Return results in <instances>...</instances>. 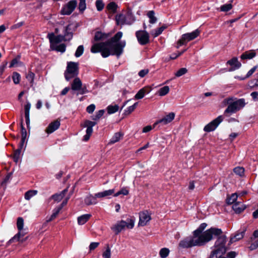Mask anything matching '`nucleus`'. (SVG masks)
Returning a JSON list of instances; mask_svg holds the SVG:
<instances>
[{
    "label": "nucleus",
    "mask_w": 258,
    "mask_h": 258,
    "mask_svg": "<svg viewBox=\"0 0 258 258\" xmlns=\"http://www.w3.org/2000/svg\"><path fill=\"white\" fill-rule=\"evenodd\" d=\"M223 106H228L224 111V114H232L236 112L245 105V100L233 97L225 98L222 102Z\"/></svg>",
    "instance_id": "nucleus-3"
},
{
    "label": "nucleus",
    "mask_w": 258,
    "mask_h": 258,
    "mask_svg": "<svg viewBox=\"0 0 258 258\" xmlns=\"http://www.w3.org/2000/svg\"><path fill=\"white\" fill-rule=\"evenodd\" d=\"M258 247V240L252 242L249 246L250 250H252L256 249Z\"/></svg>",
    "instance_id": "nucleus-57"
},
{
    "label": "nucleus",
    "mask_w": 258,
    "mask_h": 258,
    "mask_svg": "<svg viewBox=\"0 0 258 258\" xmlns=\"http://www.w3.org/2000/svg\"><path fill=\"white\" fill-rule=\"evenodd\" d=\"M114 191L115 190L114 189L104 190L96 194V197H97L98 198L106 197L112 195L114 193Z\"/></svg>",
    "instance_id": "nucleus-24"
},
{
    "label": "nucleus",
    "mask_w": 258,
    "mask_h": 258,
    "mask_svg": "<svg viewBox=\"0 0 258 258\" xmlns=\"http://www.w3.org/2000/svg\"><path fill=\"white\" fill-rule=\"evenodd\" d=\"M238 196L236 193L233 194L227 199V203L229 205L234 204L236 201Z\"/></svg>",
    "instance_id": "nucleus-40"
},
{
    "label": "nucleus",
    "mask_w": 258,
    "mask_h": 258,
    "mask_svg": "<svg viewBox=\"0 0 258 258\" xmlns=\"http://www.w3.org/2000/svg\"><path fill=\"white\" fill-rule=\"evenodd\" d=\"M34 77V74L31 72H29L28 74L26 75V78L28 80H29L30 82L31 83H33Z\"/></svg>",
    "instance_id": "nucleus-56"
},
{
    "label": "nucleus",
    "mask_w": 258,
    "mask_h": 258,
    "mask_svg": "<svg viewBox=\"0 0 258 258\" xmlns=\"http://www.w3.org/2000/svg\"><path fill=\"white\" fill-rule=\"evenodd\" d=\"M255 54L253 51H246L241 55L240 58L242 59H251L255 56Z\"/></svg>",
    "instance_id": "nucleus-30"
},
{
    "label": "nucleus",
    "mask_w": 258,
    "mask_h": 258,
    "mask_svg": "<svg viewBox=\"0 0 258 258\" xmlns=\"http://www.w3.org/2000/svg\"><path fill=\"white\" fill-rule=\"evenodd\" d=\"M22 147H21L20 146V148L16 150L15 152V153L14 154L13 158H14V161L16 163H17L19 161V160L20 159Z\"/></svg>",
    "instance_id": "nucleus-43"
},
{
    "label": "nucleus",
    "mask_w": 258,
    "mask_h": 258,
    "mask_svg": "<svg viewBox=\"0 0 258 258\" xmlns=\"http://www.w3.org/2000/svg\"><path fill=\"white\" fill-rule=\"evenodd\" d=\"M138 227H144L149 224L152 219L151 213L147 210L141 211L139 214Z\"/></svg>",
    "instance_id": "nucleus-8"
},
{
    "label": "nucleus",
    "mask_w": 258,
    "mask_h": 258,
    "mask_svg": "<svg viewBox=\"0 0 258 258\" xmlns=\"http://www.w3.org/2000/svg\"><path fill=\"white\" fill-rule=\"evenodd\" d=\"M50 48L52 50H55L61 52H63L66 50V45L64 44H61L58 45L57 44H52L50 45Z\"/></svg>",
    "instance_id": "nucleus-29"
},
{
    "label": "nucleus",
    "mask_w": 258,
    "mask_h": 258,
    "mask_svg": "<svg viewBox=\"0 0 258 258\" xmlns=\"http://www.w3.org/2000/svg\"><path fill=\"white\" fill-rule=\"evenodd\" d=\"M60 125V120L56 119L51 122H50L47 127L45 130V132L47 134H50L57 130Z\"/></svg>",
    "instance_id": "nucleus-15"
},
{
    "label": "nucleus",
    "mask_w": 258,
    "mask_h": 258,
    "mask_svg": "<svg viewBox=\"0 0 258 258\" xmlns=\"http://www.w3.org/2000/svg\"><path fill=\"white\" fill-rule=\"evenodd\" d=\"M122 36V33L118 32L111 39L106 42L94 43L91 47V52H101L103 57H108L110 55L119 56L122 53L126 44L125 41L118 42Z\"/></svg>",
    "instance_id": "nucleus-1"
},
{
    "label": "nucleus",
    "mask_w": 258,
    "mask_h": 258,
    "mask_svg": "<svg viewBox=\"0 0 258 258\" xmlns=\"http://www.w3.org/2000/svg\"><path fill=\"white\" fill-rule=\"evenodd\" d=\"M124 224H125V221L121 220L113 225L111 227V229L117 235L125 228Z\"/></svg>",
    "instance_id": "nucleus-17"
},
{
    "label": "nucleus",
    "mask_w": 258,
    "mask_h": 258,
    "mask_svg": "<svg viewBox=\"0 0 258 258\" xmlns=\"http://www.w3.org/2000/svg\"><path fill=\"white\" fill-rule=\"evenodd\" d=\"M79 9L80 11L83 12L86 9L85 0H79Z\"/></svg>",
    "instance_id": "nucleus-54"
},
{
    "label": "nucleus",
    "mask_w": 258,
    "mask_h": 258,
    "mask_svg": "<svg viewBox=\"0 0 258 258\" xmlns=\"http://www.w3.org/2000/svg\"><path fill=\"white\" fill-rule=\"evenodd\" d=\"M147 16L150 19V23L151 24H154L157 21V18L155 16V13L153 11H149Z\"/></svg>",
    "instance_id": "nucleus-39"
},
{
    "label": "nucleus",
    "mask_w": 258,
    "mask_h": 258,
    "mask_svg": "<svg viewBox=\"0 0 258 258\" xmlns=\"http://www.w3.org/2000/svg\"><path fill=\"white\" fill-rule=\"evenodd\" d=\"M102 256L104 258L111 257V249L108 245H107L106 250L103 252Z\"/></svg>",
    "instance_id": "nucleus-46"
},
{
    "label": "nucleus",
    "mask_w": 258,
    "mask_h": 258,
    "mask_svg": "<svg viewBox=\"0 0 258 258\" xmlns=\"http://www.w3.org/2000/svg\"><path fill=\"white\" fill-rule=\"evenodd\" d=\"M83 52H84V47H83V45H80L78 47V48H77V50L76 51L75 56L76 57H79V56H80L83 54Z\"/></svg>",
    "instance_id": "nucleus-52"
},
{
    "label": "nucleus",
    "mask_w": 258,
    "mask_h": 258,
    "mask_svg": "<svg viewBox=\"0 0 258 258\" xmlns=\"http://www.w3.org/2000/svg\"><path fill=\"white\" fill-rule=\"evenodd\" d=\"M122 135L120 133H116L110 140L109 144H112L118 142Z\"/></svg>",
    "instance_id": "nucleus-32"
},
{
    "label": "nucleus",
    "mask_w": 258,
    "mask_h": 258,
    "mask_svg": "<svg viewBox=\"0 0 258 258\" xmlns=\"http://www.w3.org/2000/svg\"><path fill=\"white\" fill-rule=\"evenodd\" d=\"M37 191L35 190H30L25 194V199L29 200L32 197L36 195Z\"/></svg>",
    "instance_id": "nucleus-37"
},
{
    "label": "nucleus",
    "mask_w": 258,
    "mask_h": 258,
    "mask_svg": "<svg viewBox=\"0 0 258 258\" xmlns=\"http://www.w3.org/2000/svg\"><path fill=\"white\" fill-rule=\"evenodd\" d=\"M165 28L166 26H162L161 27L158 28L157 30H155V32L152 33V35L154 37H156L160 35L163 31V30L165 29Z\"/></svg>",
    "instance_id": "nucleus-49"
},
{
    "label": "nucleus",
    "mask_w": 258,
    "mask_h": 258,
    "mask_svg": "<svg viewBox=\"0 0 258 258\" xmlns=\"http://www.w3.org/2000/svg\"><path fill=\"white\" fill-rule=\"evenodd\" d=\"M233 6L231 4H227L221 6L220 10L221 12H227L232 9Z\"/></svg>",
    "instance_id": "nucleus-41"
},
{
    "label": "nucleus",
    "mask_w": 258,
    "mask_h": 258,
    "mask_svg": "<svg viewBox=\"0 0 258 258\" xmlns=\"http://www.w3.org/2000/svg\"><path fill=\"white\" fill-rule=\"evenodd\" d=\"M21 135H22L21 146L22 147L23 146V144L24 143V142H25L26 137H27V132L23 125L22 122H21Z\"/></svg>",
    "instance_id": "nucleus-35"
},
{
    "label": "nucleus",
    "mask_w": 258,
    "mask_h": 258,
    "mask_svg": "<svg viewBox=\"0 0 258 258\" xmlns=\"http://www.w3.org/2000/svg\"><path fill=\"white\" fill-rule=\"evenodd\" d=\"M203 240L195 235L193 234L192 236L188 237L183 239L180 242V246L183 248H188L195 246H201L204 245Z\"/></svg>",
    "instance_id": "nucleus-6"
},
{
    "label": "nucleus",
    "mask_w": 258,
    "mask_h": 258,
    "mask_svg": "<svg viewBox=\"0 0 258 258\" xmlns=\"http://www.w3.org/2000/svg\"><path fill=\"white\" fill-rule=\"evenodd\" d=\"M96 6L98 11H101L104 6V5L102 1L97 0L96 2Z\"/></svg>",
    "instance_id": "nucleus-53"
},
{
    "label": "nucleus",
    "mask_w": 258,
    "mask_h": 258,
    "mask_svg": "<svg viewBox=\"0 0 258 258\" xmlns=\"http://www.w3.org/2000/svg\"><path fill=\"white\" fill-rule=\"evenodd\" d=\"M24 224V219L22 217H19L17 221V227L19 231H21L23 230Z\"/></svg>",
    "instance_id": "nucleus-42"
},
{
    "label": "nucleus",
    "mask_w": 258,
    "mask_h": 258,
    "mask_svg": "<svg viewBox=\"0 0 258 258\" xmlns=\"http://www.w3.org/2000/svg\"><path fill=\"white\" fill-rule=\"evenodd\" d=\"M246 228L245 227L237 231V232L231 237L230 242L233 243L241 239L243 237Z\"/></svg>",
    "instance_id": "nucleus-16"
},
{
    "label": "nucleus",
    "mask_w": 258,
    "mask_h": 258,
    "mask_svg": "<svg viewBox=\"0 0 258 258\" xmlns=\"http://www.w3.org/2000/svg\"><path fill=\"white\" fill-rule=\"evenodd\" d=\"M99 245V242H92L90 243L89 245V249L90 251H92L97 248Z\"/></svg>",
    "instance_id": "nucleus-58"
},
{
    "label": "nucleus",
    "mask_w": 258,
    "mask_h": 258,
    "mask_svg": "<svg viewBox=\"0 0 258 258\" xmlns=\"http://www.w3.org/2000/svg\"><path fill=\"white\" fill-rule=\"evenodd\" d=\"M232 208L236 213H240L245 209L246 207L241 202H238L234 203Z\"/></svg>",
    "instance_id": "nucleus-21"
},
{
    "label": "nucleus",
    "mask_w": 258,
    "mask_h": 258,
    "mask_svg": "<svg viewBox=\"0 0 258 258\" xmlns=\"http://www.w3.org/2000/svg\"><path fill=\"white\" fill-rule=\"evenodd\" d=\"M116 21L117 25L131 24V23L126 22V16L122 14H118L116 16Z\"/></svg>",
    "instance_id": "nucleus-23"
},
{
    "label": "nucleus",
    "mask_w": 258,
    "mask_h": 258,
    "mask_svg": "<svg viewBox=\"0 0 258 258\" xmlns=\"http://www.w3.org/2000/svg\"><path fill=\"white\" fill-rule=\"evenodd\" d=\"M233 171L236 174L242 176L244 174V169L241 167H237L234 168Z\"/></svg>",
    "instance_id": "nucleus-44"
},
{
    "label": "nucleus",
    "mask_w": 258,
    "mask_h": 258,
    "mask_svg": "<svg viewBox=\"0 0 258 258\" xmlns=\"http://www.w3.org/2000/svg\"><path fill=\"white\" fill-rule=\"evenodd\" d=\"M135 110V108L132 106L128 107L126 110H125L124 114L128 115Z\"/></svg>",
    "instance_id": "nucleus-61"
},
{
    "label": "nucleus",
    "mask_w": 258,
    "mask_h": 258,
    "mask_svg": "<svg viewBox=\"0 0 258 258\" xmlns=\"http://www.w3.org/2000/svg\"><path fill=\"white\" fill-rule=\"evenodd\" d=\"M78 74V63L74 62L68 63L67 70L64 73V77L67 81L77 76Z\"/></svg>",
    "instance_id": "nucleus-7"
},
{
    "label": "nucleus",
    "mask_w": 258,
    "mask_h": 258,
    "mask_svg": "<svg viewBox=\"0 0 258 258\" xmlns=\"http://www.w3.org/2000/svg\"><path fill=\"white\" fill-rule=\"evenodd\" d=\"M222 233L216 236H218L217 240L215 244V248L218 249V251L221 253H225L226 252L225 243L226 237L224 235H221Z\"/></svg>",
    "instance_id": "nucleus-10"
},
{
    "label": "nucleus",
    "mask_w": 258,
    "mask_h": 258,
    "mask_svg": "<svg viewBox=\"0 0 258 258\" xmlns=\"http://www.w3.org/2000/svg\"><path fill=\"white\" fill-rule=\"evenodd\" d=\"M70 25H68L66 27L64 35H58L55 36L53 33H50L48 34V38L49 39L50 45L57 44V43L62 41H67L71 40L73 37V33L70 32Z\"/></svg>",
    "instance_id": "nucleus-5"
},
{
    "label": "nucleus",
    "mask_w": 258,
    "mask_h": 258,
    "mask_svg": "<svg viewBox=\"0 0 258 258\" xmlns=\"http://www.w3.org/2000/svg\"><path fill=\"white\" fill-rule=\"evenodd\" d=\"M24 235L25 233L19 231V232L10 240V241H13L14 240L19 241L21 240L20 238L24 236Z\"/></svg>",
    "instance_id": "nucleus-50"
},
{
    "label": "nucleus",
    "mask_w": 258,
    "mask_h": 258,
    "mask_svg": "<svg viewBox=\"0 0 258 258\" xmlns=\"http://www.w3.org/2000/svg\"><path fill=\"white\" fill-rule=\"evenodd\" d=\"M82 87V83L81 80L78 77L75 78L71 84L72 90L74 91H79V90H81Z\"/></svg>",
    "instance_id": "nucleus-19"
},
{
    "label": "nucleus",
    "mask_w": 258,
    "mask_h": 258,
    "mask_svg": "<svg viewBox=\"0 0 258 258\" xmlns=\"http://www.w3.org/2000/svg\"><path fill=\"white\" fill-rule=\"evenodd\" d=\"M135 220L133 219H127L126 221H125L124 227L131 229H133L135 225Z\"/></svg>",
    "instance_id": "nucleus-36"
},
{
    "label": "nucleus",
    "mask_w": 258,
    "mask_h": 258,
    "mask_svg": "<svg viewBox=\"0 0 258 258\" xmlns=\"http://www.w3.org/2000/svg\"><path fill=\"white\" fill-rule=\"evenodd\" d=\"M107 7L109 10H111L113 12H115L117 8V5L115 3L112 2L109 3Z\"/></svg>",
    "instance_id": "nucleus-55"
},
{
    "label": "nucleus",
    "mask_w": 258,
    "mask_h": 258,
    "mask_svg": "<svg viewBox=\"0 0 258 258\" xmlns=\"http://www.w3.org/2000/svg\"><path fill=\"white\" fill-rule=\"evenodd\" d=\"M227 63L232 67V68L229 70L230 71H233L238 69L241 66L240 62L238 61L237 57L232 58L231 59L228 60L227 62Z\"/></svg>",
    "instance_id": "nucleus-18"
},
{
    "label": "nucleus",
    "mask_w": 258,
    "mask_h": 258,
    "mask_svg": "<svg viewBox=\"0 0 258 258\" xmlns=\"http://www.w3.org/2000/svg\"><path fill=\"white\" fill-rule=\"evenodd\" d=\"M223 116L222 115L219 116L204 127V131L206 132H210L214 131L218 125L223 121Z\"/></svg>",
    "instance_id": "nucleus-11"
},
{
    "label": "nucleus",
    "mask_w": 258,
    "mask_h": 258,
    "mask_svg": "<svg viewBox=\"0 0 258 258\" xmlns=\"http://www.w3.org/2000/svg\"><path fill=\"white\" fill-rule=\"evenodd\" d=\"M68 192V188H66L64 190H63L61 192H60L59 194H56L54 195H53L51 197V198L54 200V201L59 202H60L63 198L66 195V193Z\"/></svg>",
    "instance_id": "nucleus-25"
},
{
    "label": "nucleus",
    "mask_w": 258,
    "mask_h": 258,
    "mask_svg": "<svg viewBox=\"0 0 258 258\" xmlns=\"http://www.w3.org/2000/svg\"><path fill=\"white\" fill-rule=\"evenodd\" d=\"M175 114L173 112H170L161 119L157 121L154 124V126H155L156 124L158 123H161L162 125L167 124L170 122H171L175 118Z\"/></svg>",
    "instance_id": "nucleus-14"
},
{
    "label": "nucleus",
    "mask_w": 258,
    "mask_h": 258,
    "mask_svg": "<svg viewBox=\"0 0 258 258\" xmlns=\"http://www.w3.org/2000/svg\"><path fill=\"white\" fill-rule=\"evenodd\" d=\"M207 227L206 223H202L200 227L193 232V234L198 237H200L202 240H203L204 244L210 241L214 236L220 235L222 232L220 229L212 228L202 233L203 231Z\"/></svg>",
    "instance_id": "nucleus-2"
},
{
    "label": "nucleus",
    "mask_w": 258,
    "mask_h": 258,
    "mask_svg": "<svg viewBox=\"0 0 258 258\" xmlns=\"http://www.w3.org/2000/svg\"><path fill=\"white\" fill-rule=\"evenodd\" d=\"M257 68L256 66H255L253 67L251 69H250L248 73H247L245 78L249 77L250 76L252 75V74L255 71L256 69Z\"/></svg>",
    "instance_id": "nucleus-60"
},
{
    "label": "nucleus",
    "mask_w": 258,
    "mask_h": 258,
    "mask_svg": "<svg viewBox=\"0 0 258 258\" xmlns=\"http://www.w3.org/2000/svg\"><path fill=\"white\" fill-rule=\"evenodd\" d=\"M129 194V190L126 187H123L116 193L114 194L113 196L116 197H118L120 195L123 196H127Z\"/></svg>",
    "instance_id": "nucleus-38"
},
{
    "label": "nucleus",
    "mask_w": 258,
    "mask_h": 258,
    "mask_svg": "<svg viewBox=\"0 0 258 258\" xmlns=\"http://www.w3.org/2000/svg\"><path fill=\"white\" fill-rule=\"evenodd\" d=\"M145 90L144 89H142L137 93L135 97L136 99H142L145 96Z\"/></svg>",
    "instance_id": "nucleus-47"
},
{
    "label": "nucleus",
    "mask_w": 258,
    "mask_h": 258,
    "mask_svg": "<svg viewBox=\"0 0 258 258\" xmlns=\"http://www.w3.org/2000/svg\"><path fill=\"white\" fill-rule=\"evenodd\" d=\"M31 108V104L29 102H27L24 106L25 109V116L26 118V122L28 128L30 125V118H29V112Z\"/></svg>",
    "instance_id": "nucleus-20"
},
{
    "label": "nucleus",
    "mask_w": 258,
    "mask_h": 258,
    "mask_svg": "<svg viewBox=\"0 0 258 258\" xmlns=\"http://www.w3.org/2000/svg\"><path fill=\"white\" fill-rule=\"evenodd\" d=\"M170 252V250L168 248L164 247L161 248L159 252V255L161 258H166Z\"/></svg>",
    "instance_id": "nucleus-33"
},
{
    "label": "nucleus",
    "mask_w": 258,
    "mask_h": 258,
    "mask_svg": "<svg viewBox=\"0 0 258 258\" xmlns=\"http://www.w3.org/2000/svg\"><path fill=\"white\" fill-rule=\"evenodd\" d=\"M200 34V31L196 29L191 33H185L181 36L180 39L178 40V48L181 46H183V48L181 50H178V56L187 49L185 46L187 43L197 38Z\"/></svg>",
    "instance_id": "nucleus-4"
},
{
    "label": "nucleus",
    "mask_w": 258,
    "mask_h": 258,
    "mask_svg": "<svg viewBox=\"0 0 258 258\" xmlns=\"http://www.w3.org/2000/svg\"><path fill=\"white\" fill-rule=\"evenodd\" d=\"M119 109V106L115 104L113 105H109L107 108V113L108 114H112L117 112Z\"/></svg>",
    "instance_id": "nucleus-34"
},
{
    "label": "nucleus",
    "mask_w": 258,
    "mask_h": 258,
    "mask_svg": "<svg viewBox=\"0 0 258 258\" xmlns=\"http://www.w3.org/2000/svg\"><path fill=\"white\" fill-rule=\"evenodd\" d=\"M60 210L61 207H57L55 209H54V210H53V213L52 214L50 217L46 221L44 224L46 225L48 222L54 219L57 217Z\"/></svg>",
    "instance_id": "nucleus-28"
},
{
    "label": "nucleus",
    "mask_w": 258,
    "mask_h": 258,
    "mask_svg": "<svg viewBox=\"0 0 258 258\" xmlns=\"http://www.w3.org/2000/svg\"><path fill=\"white\" fill-rule=\"evenodd\" d=\"M95 109V105L94 104H91L87 107V111L89 113H92Z\"/></svg>",
    "instance_id": "nucleus-59"
},
{
    "label": "nucleus",
    "mask_w": 258,
    "mask_h": 258,
    "mask_svg": "<svg viewBox=\"0 0 258 258\" xmlns=\"http://www.w3.org/2000/svg\"><path fill=\"white\" fill-rule=\"evenodd\" d=\"M108 34L104 33L100 31H97L95 33L94 36V40L96 41L104 40L109 37Z\"/></svg>",
    "instance_id": "nucleus-22"
},
{
    "label": "nucleus",
    "mask_w": 258,
    "mask_h": 258,
    "mask_svg": "<svg viewBox=\"0 0 258 258\" xmlns=\"http://www.w3.org/2000/svg\"><path fill=\"white\" fill-rule=\"evenodd\" d=\"M187 71V70L186 68H181L178 70V77L185 74Z\"/></svg>",
    "instance_id": "nucleus-62"
},
{
    "label": "nucleus",
    "mask_w": 258,
    "mask_h": 258,
    "mask_svg": "<svg viewBox=\"0 0 258 258\" xmlns=\"http://www.w3.org/2000/svg\"><path fill=\"white\" fill-rule=\"evenodd\" d=\"M250 84L251 87H257L258 86V79H254V80L251 81Z\"/></svg>",
    "instance_id": "nucleus-63"
},
{
    "label": "nucleus",
    "mask_w": 258,
    "mask_h": 258,
    "mask_svg": "<svg viewBox=\"0 0 258 258\" xmlns=\"http://www.w3.org/2000/svg\"><path fill=\"white\" fill-rule=\"evenodd\" d=\"M218 249L217 248H215L211 253L210 258H218V256H221L224 253H221L220 251H218Z\"/></svg>",
    "instance_id": "nucleus-45"
},
{
    "label": "nucleus",
    "mask_w": 258,
    "mask_h": 258,
    "mask_svg": "<svg viewBox=\"0 0 258 258\" xmlns=\"http://www.w3.org/2000/svg\"><path fill=\"white\" fill-rule=\"evenodd\" d=\"M104 113V110H100L96 113V115L93 117H92V119L94 120H99L100 118V117L103 115Z\"/></svg>",
    "instance_id": "nucleus-51"
},
{
    "label": "nucleus",
    "mask_w": 258,
    "mask_h": 258,
    "mask_svg": "<svg viewBox=\"0 0 258 258\" xmlns=\"http://www.w3.org/2000/svg\"><path fill=\"white\" fill-rule=\"evenodd\" d=\"M13 80L15 84H18L20 82V75L17 72H14L13 74Z\"/></svg>",
    "instance_id": "nucleus-48"
},
{
    "label": "nucleus",
    "mask_w": 258,
    "mask_h": 258,
    "mask_svg": "<svg viewBox=\"0 0 258 258\" xmlns=\"http://www.w3.org/2000/svg\"><path fill=\"white\" fill-rule=\"evenodd\" d=\"M90 214L83 215L78 218V223L79 225H83L86 223L90 219Z\"/></svg>",
    "instance_id": "nucleus-27"
},
{
    "label": "nucleus",
    "mask_w": 258,
    "mask_h": 258,
    "mask_svg": "<svg viewBox=\"0 0 258 258\" xmlns=\"http://www.w3.org/2000/svg\"><path fill=\"white\" fill-rule=\"evenodd\" d=\"M96 124L95 121H92L89 120H85L83 123L81 125L83 127H86V134L84 136L83 141L86 142L89 140L90 136L93 133L92 127Z\"/></svg>",
    "instance_id": "nucleus-9"
},
{
    "label": "nucleus",
    "mask_w": 258,
    "mask_h": 258,
    "mask_svg": "<svg viewBox=\"0 0 258 258\" xmlns=\"http://www.w3.org/2000/svg\"><path fill=\"white\" fill-rule=\"evenodd\" d=\"M97 198H98L96 197V194L94 196H92L91 195H88L85 198V199L84 200L85 203L88 206L93 205V204H94V205L96 204H97V202H96Z\"/></svg>",
    "instance_id": "nucleus-26"
},
{
    "label": "nucleus",
    "mask_w": 258,
    "mask_h": 258,
    "mask_svg": "<svg viewBox=\"0 0 258 258\" xmlns=\"http://www.w3.org/2000/svg\"><path fill=\"white\" fill-rule=\"evenodd\" d=\"M169 91V88L167 86H164L160 88L156 94H158L160 96H163L166 95Z\"/></svg>",
    "instance_id": "nucleus-31"
},
{
    "label": "nucleus",
    "mask_w": 258,
    "mask_h": 258,
    "mask_svg": "<svg viewBox=\"0 0 258 258\" xmlns=\"http://www.w3.org/2000/svg\"><path fill=\"white\" fill-rule=\"evenodd\" d=\"M77 2L73 0L70 1L61 10V14L62 15H70L75 10L77 6Z\"/></svg>",
    "instance_id": "nucleus-12"
},
{
    "label": "nucleus",
    "mask_w": 258,
    "mask_h": 258,
    "mask_svg": "<svg viewBox=\"0 0 258 258\" xmlns=\"http://www.w3.org/2000/svg\"><path fill=\"white\" fill-rule=\"evenodd\" d=\"M138 40L141 44L144 45L149 42V34L145 31H138L136 32Z\"/></svg>",
    "instance_id": "nucleus-13"
},
{
    "label": "nucleus",
    "mask_w": 258,
    "mask_h": 258,
    "mask_svg": "<svg viewBox=\"0 0 258 258\" xmlns=\"http://www.w3.org/2000/svg\"><path fill=\"white\" fill-rule=\"evenodd\" d=\"M148 73V70H143L141 71H140V72L139 73V75L141 77H144L146 74H147Z\"/></svg>",
    "instance_id": "nucleus-64"
}]
</instances>
